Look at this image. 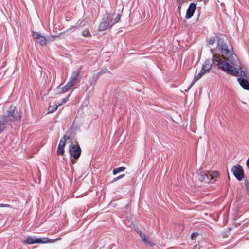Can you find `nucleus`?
<instances>
[{
  "label": "nucleus",
  "instance_id": "1",
  "mask_svg": "<svg viewBox=\"0 0 249 249\" xmlns=\"http://www.w3.org/2000/svg\"><path fill=\"white\" fill-rule=\"evenodd\" d=\"M217 44L221 54H215L213 52L212 53L218 68L233 76H244L245 72L240 69V61L233 53L231 45L220 38H219Z\"/></svg>",
  "mask_w": 249,
  "mask_h": 249
},
{
  "label": "nucleus",
  "instance_id": "2",
  "mask_svg": "<svg viewBox=\"0 0 249 249\" xmlns=\"http://www.w3.org/2000/svg\"><path fill=\"white\" fill-rule=\"evenodd\" d=\"M219 177V173L216 171H200L196 175L195 182L199 186L208 183H213Z\"/></svg>",
  "mask_w": 249,
  "mask_h": 249
},
{
  "label": "nucleus",
  "instance_id": "3",
  "mask_svg": "<svg viewBox=\"0 0 249 249\" xmlns=\"http://www.w3.org/2000/svg\"><path fill=\"white\" fill-rule=\"evenodd\" d=\"M120 18L121 15L119 13L105 12L99 26V30L103 31L107 28L111 27L114 24L117 23Z\"/></svg>",
  "mask_w": 249,
  "mask_h": 249
},
{
  "label": "nucleus",
  "instance_id": "4",
  "mask_svg": "<svg viewBox=\"0 0 249 249\" xmlns=\"http://www.w3.org/2000/svg\"><path fill=\"white\" fill-rule=\"evenodd\" d=\"M69 152L70 160L74 164L76 160L79 158L81 153V148L76 142H71L69 145Z\"/></svg>",
  "mask_w": 249,
  "mask_h": 249
},
{
  "label": "nucleus",
  "instance_id": "5",
  "mask_svg": "<svg viewBox=\"0 0 249 249\" xmlns=\"http://www.w3.org/2000/svg\"><path fill=\"white\" fill-rule=\"evenodd\" d=\"M60 239L61 238L51 239L46 237L42 238H37L35 237H28L23 242V243L29 244H33L36 243L44 244L47 243H53L55 241Z\"/></svg>",
  "mask_w": 249,
  "mask_h": 249
},
{
  "label": "nucleus",
  "instance_id": "6",
  "mask_svg": "<svg viewBox=\"0 0 249 249\" xmlns=\"http://www.w3.org/2000/svg\"><path fill=\"white\" fill-rule=\"evenodd\" d=\"M70 142V138L64 135L60 140L58 146L57 150V154L58 155H64L65 150L64 148L67 143Z\"/></svg>",
  "mask_w": 249,
  "mask_h": 249
},
{
  "label": "nucleus",
  "instance_id": "7",
  "mask_svg": "<svg viewBox=\"0 0 249 249\" xmlns=\"http://www.w3.org/2000/svg\"><path fill=\"white\" fill-rule=\"evenodd\" d=\"M231 171L238 180H241L244 178V173L241 166H234L231 169Z\"/></svg>",
  "mask_w": 249,
  "mask_h": 249
},
{
  "label": "nucleus",
  "instance_id": "8",
  "mask_svg": "<svg viewBox=\"0 0 249 249\" xmlns=\"http://www.w3.org/2000/svg\"><path fill=\"white\" fill-rule=\"evenodd\" d=\"M33 36L41 46H44L47 44V39L38 32L33 31Z\"/></svg>",
  "mask_w": 249,
  "mask_h": 249
},
{
  "label": "nucleus",
  "instance_id": "9",
  "mask_svg": "<svg viewBox=\"0 0 249 249\" xmlns=\"http://www.w3.org/2000/svg\"><path fill=\"white\" fill-rule=\"evenodd\" d=\"M77 76H71L70 77L69 81L67 84L62 88V91L63 92L68 91L72 86H73L77 82Z\"/></svg>",
  "mask_w": 249,
  "mask_h": 249
},
{
  "label": "nucleus",
  "instance_id": "10",
  "mask_svg": "<svg viewBox=\"0 0 249 249\" xmlns=\"http://www.w3.org/2000/svg\"><path fill=\"white\" fill-rule=\"evenodd\" d=\"M196 4L194 3H191L187 10L185 18L187 19H189L194 15V12L196 9Z\"/></svg>",
  "mask_w": 249,
  "mask_h": 249
},
{
  "label": "nucleus",
  "instance_id": "11",
  "mask_svg": "<svg viewBox=\"0 0 249 249\" xmlns=\"http://www.w3.org/2000/svg\"><path fill=\"white\" fill-rule=\"evenodd\" d=\"M217 63L216 61H214V59L213 60H207L205 63L203 64L202 69L204 70L207 73L209 72L210 70L212 68V65L213 63Z\"/></svg>",
  "mask_w": 249,
  "mask_h": 249
},
{
  "label": "nucleus",
  "instance_id": "12",
  "mask_svg": "<svg viewBox=\"0 0 249 249\" xmlns=\"http://www.w3.org/2000/svg\"><path fill=\"white\" fill-rule=\"evenodd\" d=\"M138 233L145 244L149 246H152L154 245L150 240L149 238L147 237L144 233L142 232L141 231H139Z\"/></svg>",
  "mask_w": 249,
  "mask_h": 249
},
{
  "label": "nucleus",
  "instance_id": "13",
  "mask_svg": "<svg viewBox=\"0 0 249 249\" xmlns=\"http://www.w3.org/2000/svg\"><path fill=\"white\" fill-rule=\"evenodd\" d=\"M238 81L243 89L245 90H249V82L247 80L239 78L238 79Z\"/></svg>",
  "mask_w": 249,
  "mask_h": 249
},
{
  "label": "nucleus",
  "instance_id": "14",
  "mask_svg": "<svg viewBox=\"0 0 249 249\" xmlns=\"http://www.w3.org/2000/svg\"><path fill=\"white\" fill-rule=\"evenodd\" d=\"M206 73L207 72L201 68L200 71L194 77L191 86H192L197 80L200 79L201 77Z\"/></svg>",
  "mask_w": 249,
  "mask_h": 249
},
{
  "label": "nucleus",
  "instance_id": "15",
  "mask_svg": "<svg viewBox=\"0 0 249 249\" xmlns=\"http://www.w3.org/2000/svg\"><path fill=\"white\" fill-rule=\"evenodd\" d=\"M62 104V103L59 104L58 105L56 104L50 105L48 107V113H53V112H54L57 109L58 106H60Z\"/></svg>",
  "mask_w": 249,
  "mask_h": 249
},
{
  "label": "nucleus",
  "instance_id": "16",
  "mask_svg": "<svg viewBox=\"0 0 249 249\" xmlns=\"http://www.w3.org/2000/svg\"><path fill=\"white\" fill-rule=\"evenodd\" d=\"M14 110H15V107H11L9 108V110L8 111V115L10 116H12L14 119H18L20 118L19 116H15L14 115Z\"/></svg>",
  "mask_w": 249,
  "mask_h": 249
},
{
  "label": "nucleus",
  "instance_id": "17",
  "mask_svg": "<svg viewBox=\"0 0 249 249\" xmlns=\"http://www.w3.org/2000/svg\"><path fill=\"white\" fill-rule=\"evenodd\" d=\"M125 168L124 167H120L119 168H115L113 170V175H116V174L124 171Z\"/></svg>",
  "mask_w": 249,
  "mask_h": 249
},
{
  "label": "nucleus",
  "instance_id": "18",
  "mask_svg": "<svg viewBox=\"0 0 249 249\" xmlns=\"http://www.w3.org/2000/svg\"><path fill=\"white\" fill-rule=\"evenodd\" d=\"M6 123V121H0V134L2 132L5 128V124Z\"/></svg>",
  "mask_w": 249,
  "mask_h": 249
},
{
  "label": "nucleus",
  "instance_id": "19",
  "mask_svg": "<svg viewBox=\"0 0 249 249\" xmlns=\"http://www.w3.org/2000/svg\"><path fill=\"white\" fill-rule=\"evenodd\" d=\"M82 35L85 37H89L90 36V33L89 30L85 29L83 31Z\"/></svg>",
  "mask_w": 249,
  "mask_h": 249
},
{
  "label": "nucleus",
  "instance_id": "20",
  "mask_svg": "<svg viewBox=\"0 0 249 249\" xmlns=\"http://www.w3.org/2000/svg\"><path fill=\"white\" fill-rule=\"evenodd\" d=\"M58 37V35H51L48 36L47 40L49 41H53L55 40L56 38H57Z\"/></svg>",
  "mask_w": 249,
  "mask_h": 249
},
{
  "label": "nucleus",
  "instance_id": "21",
  "mask_svg": "<svg viewBox=\"0 0 249 249\" xmlns=\"http://www.w3.org/2000/svg\"><path fill=\"white\" fill-rule=\"evenodd\" d=\"M186 1V0H177V2L178 4V9H180L181 6V5L185 2Z\"/></svg>",
  "mask_w": 249,
  "mask_h": 249
},
{
  "label": "nucleus",
  "instance_id": "22",
  "mask_svg": "<svg viewBox=\"0 0 249 249\" xmlns=\"http://www.w3.org/2000/svg\"><path fill=\"white\" fill-rule=\"evenodd\" d=\"M245 186H246V191L247 194L249 196V183H245Z\"/></svg>",
  "mask_w": 249,
  "mask_h": 249
},
{
  "label": "nucleus",
  "instance_id": "23",
  "mask_svg": "<svg viewBox=\"0 0 249 249\" xmlns=\"http://www.w3.org/2000/svg\"><path fill=\"white\" fill-rule=\"evenodd\" d=\"M208 42L210 44H213L215 42V39L213 37L210 38L208 40Z\"/></svg>",
  "mask_w": 249,
  "mask_h": 249
},
{
  "label": "nucleus",
  "instance_id": "24",
  "mask_svg": "<svg viewBox=\"0 0 249 249\" xmlns=\"http://www.w3.org/2000/svg\"><path fill=\"white\" fill-rule=\"evenodd\" d=\"M124 174H123V175H121L119 176H118L116 178H115L114 179V181H116V180H118L121 178H122L123 177H124Z\"/></svg>",
  "mask_w": 249,
  "mask_h": 249
},
{
  "label": "nucleus",
  "instance_id": "25",
  "mask_svg": "<svg viewBox=\"0 0 249 249\" xmlns=\"http://www.w3.org/2000/svg\"><path fill=\"white\" fill-rule=\"evenodd\" d=\"M197 236V233H193L192 235H191V239H194V238L195 237H196V236Z\"/></svg>",
  "mask_w": 249,
  "mask_h": 249
},
{
  "label": "nucleus",
  "instance_id": "26",
  "mask_svg": "<svg viewBox=\"0 0 249 249\" xmlns=\"http://www.w3.org/2000/svg\"><path fill=\"white\" fill-rule=\"evenodd\" d=\"M246 164L248 169H249V158L247 159Z\"/></svg>",
  "mask_w": 249,
  "mask_h": 249
},
{
  "label": "nucleus",
  "instance_id": "27",
  "mask_svg": "<svg viewBox=\"0 0 249 249\" xmlns=\"http://www.w3.org/2000/svg\"><path fill=\"white\" fill-rule=\"evenodd\" d=\"M68 97H67L66 98H65V99H63V103L66 102L68 101Z\"/></svg>",
  "mask_w": 249,
  "mask_h": 249
}]
</instances>
